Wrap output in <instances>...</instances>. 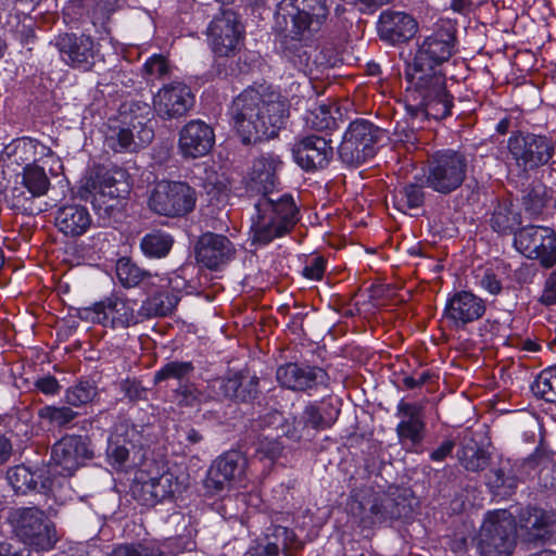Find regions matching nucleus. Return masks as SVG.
Instances as JSON below:
<instances>
[{
    "instance_id": "13d9d810",
    "label": "nucleus",
    "mask_w": 556,
    "mask_h": 556,
    "mask_svg": "<svg viewBox=\"0 0 556 556\" xmlns=\"http://www.w3.org/2000/svg\"><path fill=\"white\" fill-rule=\"evenodd\" d=\"M36 388L46 395H55L60 392L61 386L55 377L45 376L35 382Z\"/></svg>"
},
{
    "instance_id": "b1692460",
    "label": "nucleus",
    "mask_w": 556,
    "mask_h": 556,
    "mask_svg": "<svg viewBox=\"0 0 556 556\" xmlns=\"http://www.w3.org/2000/svg\"><path fill=\"white\" fill-rule=\"evenodd\" d=\"M242 27L233 12H224L215 17L208 27L212 49L219 56H227L237 48Z\"/></svg>"
},
{
    "instance_id": "39448f33",
    "label": "nucleus",
    "mask_w": 556,
    "mask_h": 556,
    "mask_svg": "<svg viewBox=\"0 0 556 556\" xmlns=\"http://www.w3.org/2000/svg\"><path fill=\"white\" fill-rule=\"evenodd\" d=\"M556 140L546 135L515 131L507 139L509 166L520 176L548 165L555 155Z\"/></svg>"
},
{
    "instance_id": "09e8293b",
    "label": "nucleus",
    "mask_w": 556,
    "mask_h": 556,
    "mask_svg": "<svg viewBox=\"0 0 556 556\" xmlns=\"http://www.w3.org/2000/svg\"><path fill=\"white\" fill-rule=\"evenodd\" d=\"M549 516L540 508H531L523 527L531 531L534 539H542L547 533Z\"/></svg>"
},
{
    "instance_id": "4be33fe9",
    "label": "nucleus",
    "mask_w": 556,
    "mask_h": 556,
    "mask_svg": "<svg viewBox=\"0 0 556 556\" xmlns=\"http://www.w3.org/2000/svg\"><path fill=\"white\" fill-rule=\"evenodd\" d=\"M236 254L231 241L218 233H203L195 245L197 262L208 269H219L230 262Z\"/></svg>"
},
{
    "instance_id": "ea45409f",
    "label": "nucleus",
    "mask_w": 556,
    "mask_h": 556,
    "mask_svg": "<svg viewBox=\"0 0 556 556\" xmlns=\"http://www.w3.org/2000/svg\"><path fill=\"white\" fill-rule=\"evenodd\" d=\"M536 397L549 403H556V367L544 369L531 384Z\"/></svg>"
},
{
    "instance_id": "bf43d9fd",
    "label": "nucleus",
    "mask_w": 556,
    "mask_h": 556,
    "mask_svg": "<svg viewBox=\"0 0 556 556\" xmlns=\"http://www.w3.org/2000/svg\"><path fill=\"white\" fill-rule=\"evenodd\" d=\"M454 447L455 442L453 440H445L430 454V458L434 462H442L447 455L452 453Z\"/></svg>"
},
{
    "instance_id": "a211bd4d",
    "label": "nucleus",
    "mask_w": 556,
    "mask_h": 556,
    "mask_svg": "<svg viewBox=\"0 0 556 556\" xmlns=\"http://www.w3.org/2000/svg\"><path fill=\"white\" fill-rule=\"evenodd\" d=\"M92 457V452L81 435H65L52 447L50 467L53 472L62 477H71Z\"/></svg>"
},
{
    "instance_id": "c85d7f7f",
    "label": "nucleus",
    "mask_w": 556,
    "mask_h": 556,
    "mask_svg": "<svg viewBox=\"0 0 556 556\" xmlns=\"http://www.w3.org/2000/svg\"><path fill=\"white\" fill-rule=\"evenodd\" d=\"M92 225L88 208L80 204L61 206L55 215V226L67 237L76 238L86 233Z\"/></svg>"
},
{
    "instance_id": "c756f323",
    "label": "nucleus",
    "mask_w": 556,
    "mask_h": 556,
    "mask_svg": "<svg viewBox=\"0 0 556 556\" xmlns=\"http://www.w3.org/2000/svg\"><path fill=\"white\" fill-rule=\"evenodd\" d=\"M396 409L397 415L404 417L396 426V433L400 440H408L414 444L419 443L425 430L422 419L424 405L401 401Z\"/></svg>"
},
{
    "instance_id": "a18cd8bd",
    "label": "nucleus",
    "mask_w": 556,
    "mask_h": 556,
    "mask_svg": "<svg viewBox=\"0 0 556 556\" xmlns=\"http://www.w3.org/2000/svg\"><path fill=\"white\" fill-rule=\"evenodd\" d=\"M191 362H168L154 374V381L161 382L168 379L181 380L193 371Z\"/></svg>"
},
{
    "instance_id": "72a5a7b5",
    "label": "nucleus",
    "mask_w": 556,
    "mask_h": 556,
    "mask_svg": "<svg viewBox=\"0 0 556 556\" xmlns=\"http://www.w3.org/2000/svg\"><path fill=\"white\" fill-rule=\"evenodd\" d=\"M488 484L497 495H510L518 484V477L509 460L502 462L500 467L489 472Z\"/></svg>"
},
{
    "instance_id": "680f3d73",
    "label": "nucleus",
    "mask_w": 556,
    "mask_h": 556,
    "mask_svg": "<svg viewBox=\"0 0 556 556\" xmlns=\"http://www.w3.org/2000/svg\"><path fill=\"white\" fill-rule=\"evenodd\" d=\"M429 379L428 372H421L418 377L407 376L403 379V384L407 389L421 387Z\"/></svg>"
},
{
    "instance_id": "6ab92c4d",
    "label": "nucleus",
    "mask_w": 556,
    "mask_h": 556,
    "mask_svg": "<svg viewBox=\"0 0 556 556\" xmlns=\"http://www.w3.org/2000/svg\"><path fill=\"white\" fill-rule=\"evenodd\" d=\"M194 104V96L189 86L181 81L164 85L153 97L155 113L163 119L186 115Z\"/></svg>"
},
{
    "instance_id": "69168bd1",
    "label": "nucleus",
    "mask_w": 556,
    "mask_h": 556,
    "mask_svg": "<svg viewBox=\"0 0 556 556\" xmlns=\"http://www.w3.org/2000/svg\"><path fill=\"white\" fill-rule=\"evenodd\" d=\"M187 440L192 444H197L202 440V435L194 429H190L187 432Z\"/></svg>"
},
{
    "instance_id": "e2e57ef3",
    "label": "nucleus",
    "mask_w": 556,
    "mask_h": 556,
    "mask_svg": "<svg viewBox=\"0 0 556 556\" xmlns=\"http://www.w3.org/2000/svg\"><path fill=\"white\" fill-rule=\"evenodd\" d=\"M0 556H30V552L26 548L13 551L9 543H0Z\"/></svg>"
},
{
    "instance_id": "f704fd0d",
    "label": "nucleus",
    "mask_w": 556,
    "mask_h": 556,
    "mask_svg": "<svg viewBox=\"0 0 556 556\" xmlns=\"http://www.w3.org/2000/svg\"><path fill=\"white\" fill-rule=\"evenodd\" d=\"M164 288H154L152 295L143 301L141 309L148 317L166 316L170 314L178 303V298Z\"/></svg>"
},
{
    "instance_id": "e433bc0d",
    "label": "nucleus",
    "mask_w": 556,
    "mask_h": 556,
    "mask_svg": "<svg viewBox=\"0 0 556 556\" xmlns=\"http://www.w3.org/2000/svg\"><path fill=\"white\" fill-rule=\"evenodd\" d=\"M174 243V239L167 232L153 230L144 235L140 241L142 253L150 258L165 257Z\"/></svg>"
},
{
    "instance_id": "f3484780",
    "label": "nucleus",
    "mask_w": 556,
    "mask_h": 556,
    "mask_svg": "<svg viewBox=\"0 0 556 556\" xmlns=\"http://www.w3.org/2000/svg\"><path fill=\"white\" fill-rule=\"evenodd\" d=\"M456 52L455 29L450 22L438 25L418 41L414 62L439 68Z\"/></svg>"
},
{
    "instance_id": "bb28decb",
    "label": "nucleus",
    "mask_w": 556,
    "mask_h": 556,
    "mask_svg": "<svg viewBox=\"0 0 556 556\" xmlns=\"http://www.w3.org/2000/svg\"><path fill=\"white\" fill-rule=\"evenodd\" d=\"M139 485V489H136L134 492L144 505H153L170 498L185 489L184 481H180L170 471H165L157 477H151Z\"/></svg>"
},
{
    "instance_id": "3c124183",
    "label": "nucleus",
    "mask_w": 556,
    "mask_h": 556,
    "mask_svg": "<svg viewBox=\"0 0 556 556\" xmlns=\"http://www.w3.org/2000/svg\"><path fill=\"white\" fill-rule=\"evenodd\" d=\"M476 285L492 295H497L502 291V282L491 269H484L475 275Z\"/></svg>"
},
{
    "instance_id": "338daca9",
    "label": "nucleus",
    "mask_w": 556,
    "mask_h": 556,
    "mask_svg": "<svg viewBox=\"0 0 556 556\" xmlns=\"http://www.w3.org/2000/svg\"><path fill=\"white\" fill-rule=\"evenodd\" d=\"M280 445L278 443H274L271 450L268 452V456L274 459L276 457H278V455L280 454Z\"/></svg>"
},
{
    "instance_id": "37998d69",
    "label": "nucleus",
    "mask_w": 556,
    "mask_h": 556,
    "mask_svg": "<svg viewBox=\"0 0 556 556\" xmlns=\"http://www.w3.org/2000/svg\"><path fill=\"white\" fill-rule=\"evenodd\" d=\"M110 556H164V554L156 543L140 542L118 545Z\"/></svg>"
},
{
    "instance_id": "4d7b16f0",
    "label": "nucleus",
    "mask_w": 556,
    "mask_h": 556,
    "mask_svg": "<svg viewBox=\"0 0 556 556\" xmlns=\"http://www.w3.org/2000/svg\"><path fill=\"white\" fill-rule=\"evenodd\" d=\"M540 301L545 305L556 304V269L547 277Z\"/></svg>"
},
{
    "instance_id": "4468645a",
    "label": "nucleus",
    "mask_w": 556,
    "mask_h": 556,
    "mask_svg": "<svg viewBox=\"0 0 556 556\" xmlns=\"http://www.w3.org/2000/svg\"><path fill=\"white\" fill-rule=\"evenodd\" d=\"M516 249L546 269L556 265V232L544 226H527L515 233Z\"/></svg>"
},
{
    "instance_id": "58836bf2",
    "label": "nucleus",
    "mask_w": 556,
    "mask_h": 556,
    "mask_svg": "<svg viewBox=\"0 0 556 556\" xmlns=\"http://www.w3.org/2000/svg\"><path fill=\"white\" fill-rule=\"evenodd\" d=\"M23 186L31 197H42L50 187L46 169L39 164H27L23 169Z\"/></svg>"
},
{
    "instance_id": "423d86ee",
    "label": "nucleus",
    "mask_w": 556,
    "mask_h": 556,
    "mask_svg": "<svg viewBox=\"0 0 556 556\" xmlns=\"http://www.w3.org/2000/svg\"><path fill=\"white\" fill-rule=\"evenodd\" d=\"M468 166V156L460 151H437L429 157L425 169L426 186L441 194L452 193L465 181Z\"/></svg>"
},
{
    "instance_id": "7c9ffc66",
    "label": "nucleus",
    "mask_w": 556,
    "mask_h": 556,
    "mask_svg": "<svg viewBox=\"0 0 556 556\" xmlns=\"http://www.w3.org/2000/svg\"><path fill=\"white\" fill-rule=\"evenodd\" d=\"M298 547L300 542L293 530L275 526L266 535V543L254 548V556H289L288 552Z\"/></svg>"
},
{
    "instance_id": "5701e85b",
    "label": "nucleus",
    "mask_w": 556,
    "mask_h": 556,
    "mask_svg": "<svg viewBox=\"0 0 556 556\" xmlns=\"http://www.w3.org/2000/svg\"><path fill=\"white\" fill-rule=\"evenodd\" d=\"M214 142L212 127L200 119H192L179 131L178 149L184 157L197 159L206 155Z\"/></svg>"
},
{
    "instance_id": "7ed1b4c3",
    "label": "nucleus",
    "mask_w": 556,
    "mask_h": 556,
    "mask_svg": "<svg viewBox=\"0 0 556 556\" xmlns=\"http://www.w3.org/2000/svg\"><path fill=\"white\" fill-rule=\"evenodd\" d=\"M406 78L408 101L414 102L407 104L406 110L413 121L424 117L441 119L451 114L453 102L440 68L413 62Z\"/></svg>"
},
{
    "instance_id": "5fc2aeb1",
    "label": "nucleus",
    "mask_w": 556,
    "mask_h": 556,
    "mask_svg": "<svg viewBox=\"0 0 556 556\" xmlns=\"http://www.w3.org/2000/svg\"><path fill=\"white\" fill-rule=\"evenodd\" d=\"M326 270V260L321 256H315L303 267L302 274L311 280H320Z\"/></svg>"
},
{
    "instance_id": "1a4fd4ad",
    "label": "nucleus",
    "mask_w": 556,
    "mask_h": 556,
    "mask_svg": "<svg viewBox=\"0 0 556 556\" xmlns=\"http://www.w3.org/2000/svg\"><path fill=\"white\" fill-rule=\"evenodd\" d=\"M516 543V526L506 510L489 513L476 538L481 556H509Z\"/></svg>"
},
{
    "instance_id": "2eb2a0df",
    "label": "nucleus",
    "mask_w": 556,
    "mask_h": 556,
    "mask_svg": "<svg viewBox=\"0 0 556 556\" xmlns=\"http://www.w3.org/2000/svg\"><path fill=\"white\" fill-rule=\"evenodd\" d=\"M53 45L61 60L74 70L89 72L102 60L100 43L89 35L64 33L55 37Z\"/></svg>"
},
{
    "instance_id": "4c0bfd02",
    "label": "nucleus",
    "mask_w": 556,
    "mask_h": 556,
    "mask_svg": "<svg viewBox=\"0 0 556 556\" xmlns=\"http://www.w3.org/2000/svg\"><path fill=\"white\" fill-rule=\"evenodd\" d=\"M393 205L402 213H409L412 210L422 206L425 193L422 187L415 184L405 185L393 193Z\"/></svg>"
},
{
    "instance_id": "603ef678",
    "label": "nucleus",
    "mask_w": 556,
    "mask_h": 556,
    "mask_svg": "<svg viewBox=\"0 0 556 556\" xmlns=\"http://www.w3.org/2000/svg\"><path fill=\"white\" fill-rule=\"evenodd\" d=\"M108 459L111 466L123 469L129 458V450L118 442L111 441L106 448Z\"/></svg>"
},
{
    "instance_id": "f8f14e48",
    "label": "nucleus",
    "mask_w": 556,
    "mask_h": 556,
    "mask_svg": "<svg viewBox=\"0 0 556 556\" xmlns=\"http://www.w3.org/2000/svg\"><path fill=\"white\" fill-rule=\"evenodd\" d=\"M381 130L366 119L352 122L344 132L339 155L348 165L357 166L371 159L377 152Z\"/></svg>"
},
{
    "instance_id": "f257e3e1",
    "label": "nucleus",
    "mask_w": 556,
    "mask_h": 556,
    "mask_svg": "<svg viewBox=\"0 0 556 556\" xmlns=\"http://www.w3.org/2000/svg\"><path fill=\"white\" fill-rule=\"evenodd\" d=\"M282 164L279 155L264 153L254 160L249 174L251 188L263 193L255 203L256 214L251 226L253 242L258 244L265 245L285 236L298 222L299 210L293 197L275 192Z\"/></svg>"
},
{
    "instance_id": "de8ad7c7",
    "label": "nucleus",
    "mask_w": 556,
    "mask_h": 556,
    "mask_svg": "<svg viewBox=\"0 0 556 556\" xmlns=\"http://www.w3.org/2000/svg\"><path fill=\"white\" fill-rule=\"evenodd\" d=\"M460 464L469 471H480L488 466V454L477 446H464L459 454Z\"/></svg>"
},
{
    "instance_id": "412c9836",
    "label": "nucleus",
    "mask_w": 556,
    "mask_h": 556,
    "mask_svg": "<svg viewBox=\"0 0 556 556\" xmlns=\"http://www.w3.org/2000/svg\"><path fill=\"white\" fill-rule=\"evenodd\" d=\"M276 378L283 388L293 391L317 390L329 382V376L323 368L296 363L279 366Z\"/></svg>"
},
{
    "instance_id": "a878e982",
    "label": "nucleus",
    "mask_w": 556,
    "mask_h": 556,
    "mask_svg": "<svg viewBox=\"0 0 556 556\" xmlns=\"http://www.w3.org/2000/svg\"><path fill=\"white\" fill-rule=\"evenodd\" d=\"M115 269L118 281L125 288L140 287L146 292H152L154 288L168 286L166 277L144 270L127 257L119 258Z\"/></svg>"
},
{
    "instance_id": "774afa93",
    "label": "nucleus",
    "mask_w": 556,
    "mask_h": 556,
    "mask_svg": "<svg viewBox=\"0 0 556 556\" xmlns=\"http://www.w3.org/2000/svg\"><path fill=\"white\" fill-rule=\"evenodd\" d=\"M508 122L507 121H501L497 125V130L502 134H504L507 130Z\"/></svg>"
},
{
    "instance_id": "9d476101",
    "label": "nucleus",
    "mask_w": 556,
    "mask_h": 556,
    "mask_svg": "<svg viewBox=\"0 0 556 556\" xmlns=\"http://www.w3.org/2000/svg\"><path fill=\"white\" fill-rule=\"evenodd\" d=\"M10 519L21 541L38 551L51 549L58 541L54 525L37 507L17 508Z\"/></svg>"
},
{
    "instance_id": "6e6d98bb",
    "label": "nucleus",
    "mask_w": 556,
    "mask_h": 556,
    "mask_svg": "<svg viewBox=\"0 0 556 556\" xmlns=\"http://www.w3.org/2000/svg\"><path fill=\"white\" fill-rule=\"evenodd\" d=\"M241 386V378L238 375H235L232 377H229L223 381V392L226 396L240 400V401H247L245 396L242 395L239 391Z\"/></svg>"
},
{
    "instance_id": "2f4dec72",
    "label": "nucleus",
    "mask_w": 556,
    "mask_h": 556,
    "mask_svg": "<svg viewBox=\"0 0 556 556\" xmlns=\"http://www.w3.org/2000/svg\"><path fill=\"white\" fill-rule=\"evenodd\" d=\"M338 415L339 409L330 402H311L305 406L299 425H302L303 429L312 428L319 431L331 427Z\"/></svg>"
},
{
    "instance_id": "0e129e2a",
    "label": "nucleus",
    "mask_w": 556,
    "mask_h": 556,
    "mask_svg": "<svg viewBox=\"0 0 556 556\" xmlns=\"http://www.w3.org/2000/svg\"><path fill=\"white\" fill-rule=\"evenodd\" d=\"M391 0H361V2L370 11L376 10L378 7L389 3Z\"/></svg>"
},
{
    "instance_id": "c03bdc74",
    "label": "nucleus",
    "mask_w": 556,
    "mask_h": 556,
    "mask_svg": "<svg viewBox=\"0 0 556 556\" xmlns=\"http://www.w3.org/2000/svg\"><path fill=\"white\" fill-rule=\"evenodd\" d=\"M97 395L96 387L89 381H80L68 388L65 392V401L72 406H81L93 400Z\"/></svg>"
},
{
    "instance_id": "393cba45",
    "label": "nucleus",
    "mask_w": 556,
    "mask_h": 556,
    "mask_svg": "<svg viewBox=\"0 0 556 556\" xmlns=\"http://www.w3.org/2000/svg\"><path fill=\"white\" fill-rule=\"evenodd\" d=\"M296 163L305 170L326 167L332 155L330 142L319 136H307L298 142L293 149Z\"/></svg>"
},
{
    "instance_id": "052dcab7",
    "label": "nucleus",
    "mask_w": 556,
    "mask_h": 556,
    "mask_svg": "<svg viewBox=\"0 0 556 556\" xmlns=\"http://www.w3.org/2000/svg\"><path fill=\"white\" fill-rule=\"evenodd\" d=\"M12 451L11 441L4 434L0 433V466L10 459Z\"/></svg>"
},
{
    "instance_id": "864d4df0",
    "label": "nucleus",
    "mask_w": 556,
    "mask_h": 556,
    "mask_svg": "<svg viewBox=\"0 0 556 556\" xmlns=\"http://www.w3.org/2000/svg\"><path fill=\"white\" fill-rule=\"evenodd\" d=\"M143 71L151 77L163 78L168 74L169 67L164 56L154 54L146 61Z\"/></svg>"
},
{
    "instance_id": "6e6552de",
    "label": "nucleus",
    "mask_w": 556,
    "mask_h": 556,
    "mask_svg": "<svg viewBox=\"0 0 556 556\" xmlns=\"http://www.w3.org/2000/svg\"><path fill=\"white\" fill-rule=\"evenodd\" d=\"M154 137L153 129L144 118L132 117L122 112L110 118L104 130V147L114 153H132L149 144Z\"/></svg>"
},
{
    "instance_id": "ddd939ff",
    "label": "nucleus",
    "mask_w": 556,
    "mask_h": 556,
    "mask_svg": "<svg viewBox=\"0 0 556 556\" xmlns=\"http://www.w3.org/2000/svg\"><path fill=\"white\" fill-rule=\"evenodd\" d=\"M197 202V193L181 181L159 182L149 198V207L159 215L180 217L190 213Z\"/></svg>"
},
{
    "instance_id": "a19ab883",
    "label": "nucleus",
    "mask_w": 556,
    "mask_h": 556,
    "mask_svg": "<svg viewBox=\"0 0 556 556\" xmlns=\"http://www.w3.org/2000/svg\"><path fill=\"white\" fill-rule=\"evenodd\" d=\"M36 472L24 465L12 467L7 472V479L17 493H27L37 486Z\"/></svg>"
},
{
    "instance_id": "8fccbe9b",
    "label": "nucleus",
    "mask_w": 556,
    "mask_h": 556,
    "mask_svg": "<svg viewBox=\"0 0 556 556\" xmlns=\"http://www.w3.org/2000/svg\"><path fill=\"white\" fill-rule=\"evenodd\" d=\"M176 403L180 406H195L205 401L204 394L193 386H180L176 391Z\"/></svg>"
},
{
    "instance_id": "0eeeda50",
    "label": "nucleus",
    "mask_w": 556,
    "mask_h": 556,
    "mask_svg": "<svg viewBox=\"0 0 556 556\" xmlns=\"http://www.w3.org/2000/svg\"><path fill=\"white\" fill-rule=\"evenodd\" d=\"M325 0H281L276 10V24L292 38L305 31H317L328 16Z\"/></svg>"
},
{
    "instance_id": "20e7f679",
    "label": "nucleus",
    "mask_w": 556,
    "mask_h": 556,
    "mask_svg": "<svg viewBox=\"0 0 556 556\" xmlns=\"http://www.w3.org/2000/svg\"><path fill=\"white\" fill-rule=\"evenodd\" d=\"M129 189L128 175L123 168H98L81 180L78 195L91 203L100 218L109 219Z\"/></svg>"
},
{
    "instance_id": "f03ea898",
    "label": "nucleus",
    "mask_w": 556,
    "mask_h": 556,
    "mask_svg": "<svg viewBox=\"0 0 556 556\" xmlns=\"http://www.w3.org/2000/svg\"><path fill=\"white\" fill-rule=\"evenodd\" d=\"M231 115L243 142L267 140L277 136L283 126L288 103L275 91L250 89L233 100Z\"/></svg>"
},
{
    "instance_id": "c9c22d12",
    "label": "nucleus",
    "mask_w": 556,
    "mask_h": 556,
    "mask_svg": "<svg viewBox=\"0 0 556 556\" xmlns=\"http://www.w3.org/2000/svg\"><path fill=\"white\" fill-rule=\"evenodd\" d=\"M490 225L498 233H511L520 225V215L511 203L502 202L494 207Z\"/></svg>"
},
{
    "instance_id": "dca6fc26",
    "label": "nucleus",
    "mask_w": 556,
    "mask_h": 556,
    "mask_svg": "<svg viewBox=\"0 0 556 556\" xmlns=\"http://www.w3.org/2000/svg\"><path fill=\"white\" fill-rule=\"evenodd\" d=\"M247 458L238 451H230L218 457L210 467L204 488L210 494H217L232 486L244 488Z\"/></svg>"
},
{
    "instance_id": "9b49d317",
    "label": "nucleus",
    "mask_w": 556,
    "mask_h": 556,
    "mask_svg": "<svg viewBox=\"0 0 556 556\" xmlns=\"http://www.w3.org/2000/svg\"><path fill=\"white\" fill-rule=\"evenodd\" d=\"M135 306L134 301L112 293L92 306L80 308L78 316L83 320L111 329H125L139 321Z\"/></svg>"
},
{
    "instance_id": "aec40b11",
    "label": "nucleus",
    "mask_w": 556,
    "mask_h": 556,
    "mask_svg": "<svg viewBox=\"0 0 556 556\" xmlns=\"http://www.w3.org/2000/svg\"><path fill=\"white\" fill-rule=\"evenodd\" d=\"M485 302L470 291H456L446 300L444 318L454 329H464L485 313Z\"/></svg>"
},
{
    "instance_id": "cd10ccee",
    "label": "nucleus",
    "mask_w": 556,
    "mask_h": 556,
    "mask_svg": "<svg viewBox=\"0 0 556 556\" xmlns=\"http://www.w3.org/2000/svg\"><path fill=\"white\" fill-rule=\"evenodd\" d=\"M418 24L415 18L397 11H384L380 14L378 30L380 37L392 43L404 42L415 36Z\"/></svg>"
},
{
    "instance_id": "49530a36",
    "label": "nucleus",
    "mask_w": 556,
    "mask_h": 556,
    "mask_svg": "<svg viewBox=\"0 0 556 556\" xmlns=\"http://www.w3.org/2000/svg\"><path fill=\"white\" fill-rule=\"evenodd\" d=\"M306 123L313 129L321 131L333 128L336 126V117L332 115L329 105L318 104L307 113Z\"/></svg>"
},
{
    "instance_id": "473e14b6",
    "label": "nucleus",
    "mask_w": 556,
    "mask_h": 556,
    "mask_svg": "<svg viewBox=\"0 0 556 556\" xmlns=\"http://www.w3.org/2000/svg\"><path fill=\"white\" fill-rule=\"evenodd\" d=\"M17 149L25 154V160H31L30 164L42 163L43 167L48 165L51 175H58L62 169L60 157L49 147L36 139L23 138Z\"/></svg>"
},
{
    "instance_id": "79ce46f5",
    "label": "nucleus",
    "mask_w": 556,
    "mask_h": 556,
    "mask_svg": "<svg viewBox=\"0 0 556 556\" xmlns=\"http://www.w3.org/2000/svg\"><path fill=\"white\" fill-rule=\"evenodd\" d=\"M77 413L67 406L46 405L38 410V416L53 427H65L71 424Z\"/></svg>"
}]
</instances>
